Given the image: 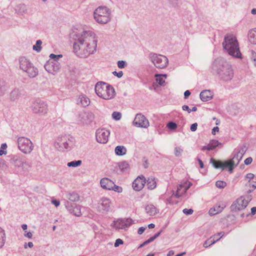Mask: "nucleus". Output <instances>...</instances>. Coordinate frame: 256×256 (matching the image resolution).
<instances>
[{"instance_id":"obj_1","label":"nucleus","mask_w":256,"mask_h":256,"mask_svg":"<svg viewBox=\"0 0 256 256\" xmlns=\"http://www.w3.org/2000/svg\"><path fill=\"white\" fill-rule=\"evenodd\" d=\"M98 40L92 31H85L78 37L73 44L74 54L81 58H86L96 50Z\"/></svg>"},{"instance_id":"obj_2","label":"nucleus","mask_w":256,"mask_h":256,"mask_svg":"<svg viewBox=\"0 0 256 256\" xmlns=\"http://www.w3.org/2000/svg\"><path fill=\"white\" fill-rule=\"evenodd\" d=\"M212 72L224 81L230 80L234 77L232 66L222 58H218L212 64Z\"/></svg>"},{"instance_id":"obj_3","label":"nucleus","mask_w":256,"mask_h":256,"mask_svg":"<svg viewBox=\"0 0 256 256\" xmlns=\"http://www.w3.org/2000/svg\"><path fill=\"white\" fill-rule=\"evenodd\" d=\"M224 50L229 55L236 58H242L238 43L235 36L227 35L224 36V40L222 44Z\"/></svg>"},{"instance_id":"obj_4","label":"nucleus","mask_w":256,"mask_h":256,"mask_svg":"<svg viewBox=\"0 0 256 256\" xmlns=\"http://www.w3.org/2000/svg\"><path fill=\"white\" fill-rule=\"evenodd\" d=\"M95 92L99 97L106 100L114 98L116 94L114 87L103 82H99L96 84Z\"/></svg>"},{"instance_id":"obj_5","label":"nucleus","mask_w":256,"mask_h":256,"mask_svg":"<svg viewBox=\"0 0 256 256\" xmlns=\"http://www.w3.org/2000/svg\"><path fill=\"white\" fill-rule=\"evenodd\" d=\"M111 11L106 6H99L94 11V20L99 24H106L110 22Z\"/></svg>"},{"instance_id":"obj_6","label":"nucleus","mask_w":256,"mask_h":256,"mask_svg":"<svg viewBox=\"0 0 256 256\" xmlns=\"http://www.w3.org/2000/svg\"><path fill=\"white\" fill-rule=\"evenodd\" d=\"M74 138L70 135L59 136L54 142V147L59 151L63 152L66 150L70 149L74 144Z\"/></svg>"},{"instance_id":"obj_7","label":"nucleus","mask_w":256,"mask_h":256,"mask_svg":"<svg viewBox=\"0 0 256 256\" xmlns=\"http://www.w3.org/2000/svg\"><path fill=\"white\" fill-rule=\"evenodd\" d=\"M150 58L154 66L160 69L166 68L168 63V58L162 54L151 53L150 54Z\"/></svg>"},{"instance_id":"obj_8","label":"nucleus","mask_w":256,"mask_h":256,"mask_svg":"<svg viewBox=\"0 0 256 256\" xmlns=\"http://www.w3.org/2000/svg\"><path fill=\"white\" fill-rule=\"evenodd\" d=\"M31 107L34 113L40 115H44L48 111L46 103L40 99L33 101Z\"/></svg>"},{"instance_id":"obj_9","label":"nucleus","mask_w":256,"mask_h":256,"mask_svg":"<svg viewBox=\"0 0 256 256\" xmlns=\"http://www.w3.org/2000/svg\"><path fill=\"white\" fill-rule=\"evenodd\" d=\"M18 144L19 150L26 154H30L34 148L32 142L27 138H19L18 139Z\"/></svg>"},{"instance_id":"obj_10","label":"nucleus","mask_w":256,"mask_h":256,"mask_svg":"<svg viewBox=\"0 0 256 256\" xmlns=\"http://www.w3.org/2000/svg\"><path fill=\"white\" fill-rule=\"evenodd\" d=\"M94 118V114L90 111H84L78 114V121L82 125L90 124Z\"/></svg>"},{"instance_id":"obj_11","label":"nucleus","mask_w":256,"mask_h":256,"mask_svg":"<svg viewBox=\"0 0 256 256\" xmlns=\"http://www.w3.org/2000/svg\"><path fill=\"white\" fill-rule=\"evenodd\" d=\"M110 134L109 130L105 128H99L96 130V141L100 144H106Z\"/></svg>"},{"instance_id":"obj_12","label":"nucleus","mask_w":256,"mask_h":256,"mask_svg":"<svg viewBox=\"0 0 256 256\" xmlns=\"http://www.w3.org/2000/svg\"><path fill=\"white\" fill-rule=\"evenodd\" d=\"M44 67L48 72L55 74L60 70V64L58 61L48 60L44 64Z\"/></svg>"},{"instance_id":"obj_13","label":"nucleus","mask_w":256,"mask_h":256,"mask_svg":"<svg viewBox=\"0 0 256 256\" xmlns=\"http://www.w3.org/2000/svg\"><path fill=\"white\" fill-rule=\"evenodd\" d=\"M133 124L137 127L146 128L149 126V122L144 116L138 114L133 121Z\"/></svg>"},{"instance_id":"obj_14","label":"nucleus","mask_w":256,"mask_h":256,"mask_svg":"<svg viewBox=\"0 0 256 256\" xmlns=\"http://www.w3.org/2000/svg\"><path fill=\"white\" fill-rule=\"evenodd\" d=\"M98 208L100 212L107 213L112 209L110 200L106 198H102L100 200Z\"/></svg>"},{"instance_id":"obj_15","label":"nucleus","mask_w":256,"mask_h":256,"mask_svg":"<svg viewBox=\"0 0 256 256\" xmlns=\"http://www.w3.org/2000/svg\"><path fill=\"white\" fill-rule=\"evenodd\" d=\"M248 201L244 199L242 197L238 198L231 206L232 210H242L244 209L248 206Z\"/></svg>"},{"instance_id":"obj_16","label":"nucleus","mask_w":256,"mask_h":256,"mask_svg":"<svg viewBox=\"0 0 256 256\" xmlns=\"http://www.w3.org/2000/svg\"><path fill=\"white\" fill-rule=\"evenodd\" d=\"M133 223L134 220L130 218H120L114 222V226L118 229L126 230Z\"/></svg>"},{"instance_id":"obj_17","label":"nucleus","mask_w":256,"mask_h":256,"mask_svg":"<svg viewBox=\"0 0 256 256\" xmlns=\"http://www.w3.org/2000/svg\"><path fill=\"white\" fill-rule=\"evenodd\" d=\"M65 206L69 212L74 215L80 216H81L80 206L76 204H72L70 202L66 201L64 204Z\"/></svg>"},{"instance_id":"obj_18","label":"nucleus","mask_w":256,"mask_h":256,"mask_svg":"<svg viewBox=\"0 0 256 256\" xmlns=\"http://www.w3.org/2000/svg\"><path fill=\"white\" fill-rule=\"evenodd\" d=\"M146 182L144 176H139L132 182V188L135 190L140 191L144 188Z\"/></svg>"},{"instance_id":"obj_19","label":"nucleus","mask_w":256,"mask_h":256,"mask_svg":"<svg viewBox=\"0 0 256 256\" xmlns=\"http://www.w3.org/2000/svg\"><path fill=\"white\" fill-rule=\"evenodd\" d=\"M192 183L186 181L180 184L178 187V190L176 194L177 198H180L182 194H185L187 190L192 186Z\"/></svg>"},{"instance_id":"obj_20","label":"nucleus","mask_w":256,"mask_h":256,"mask_svg":"<svg viewBox=\"0 0 256 256\" xmlns=\"http://www.w3.org/2000/svg\"><path fill=\"white\" fill-rule=\"evenodd\" d=\"M100 184L103 188L108 190H111L112 186H114V182L106 178H102Z\"/></svg>"},{"instance_id":"obj_21","label":"nucleus","mask_w":256,"mask_h":256,"mask_svg":"<svg viewBox=\"0 0 256 256\" xmlns=\"http://www.w3.org/2000/svg\"><path fill=\"white\" fill-rule=\"evenodd\" d=\"M20 68L23 71L28 70V68L32 63L29 60L26 58L25 57H21L19 59Z\"/></svg>"},{"instance_id":"obj_22","label":"nucleus","mask_w":256,"mask_h":256,"mask_svg":"<svg viewBox=\"0 0 256 256\" xmlns=\"http://www.w3.org/2000/svg\"><path fill=\"white\" fill-rule=\"evenodd\" d=\"M200 96L202 101L207 102L212 98L213 94L210 90H204L200 93Z\"/></svg>"},{"instance_id":"obj_23","label":"nucleus","mask_w":256,"mask_h":256,"mask_svg":"<svg viewBox=\"0 0 256 256\" xmlns=\"http://www.w3.org/2000/svg\"><path fill=\"white\" fill-rule=\"evenodd\" d=\"M90 100L85 95L82 94L76 100V104L83 107H86L90 104Z\"/></svg>"},{"instance_id":"obj_24","label":"nucleus","mask_w":256,"mask_h":256,"mask_svg":"<svg viewBox=\"0 0 256 256\" xmlns=\"http://www.w3.org/2000/svg\"><path fill=\"white\" fill-rule=\"evenodd\" d=\"M242 158L239 155L235 152L232 159L226 162V165L227 166H236Z\"/></svg>"},{"instance_id":"obj_25","label":"nucleus","mask_w":256,"mask_h":256,"mask_svg":"<svg viewBox=\"0 0 256 256\" xmlns=\"http://www.w3.org/2000/svg\"><path fill=\"white\" fill-rule=\"evenodd\" d=\"M24 72L28 74V76L30 78H35L38 72V68L34 67L32 64L28 68V70H26Z\"/></svg>"},{"instance_id":"obj_26","label":"nucleus","mask_w":256,"mask_h":256,"mask_svg":"<svg viewBox=\"0 0 256 256\" xmlns=\"http://www.w3.org/2000/svg\"><path fill=\"white\" fill-rule=\"evenodd\" d=\"M248 39L252 44H256V28L250 30L248 33Z\"/></svg>"},{"instance_id":"obj_27","label":"nucleus","mask_w":256,"mask_h":256,"mask_svg":"<svg viewBox=\"0 0 256 256\" xmlns=\"http://www.w3.org/2000/svg\"><path fill=\"white\" fill-rule=\"evenodd\" d=\"M210 162L212 164L213 166L216 168H221L224 170L226 165V162L223 163L220 161H216L214 158H212L210 160Z\"/></svg>"},{"instance_id":"obj_28","label":"nucleus","mask_w":256,"mask_h":256,"mask_svg":"<svg viewBox=\"0 0 256 256\" xmlns=\"http://www.w3.org/2000/svg\"><path fill=\"white\" fill-rule=\"evenodd\" d=\"M20 90L18 88H14L13 90L10 93V99L11 101H15L19 98L20 97Z\"/></svg>"},{"instance_id":"obj_29","label":"nucleus","mask_w":256,"mask_h":256,"mask_svg":"<svg viewBox=\"0 0 256 256\" xmlns=\"http://www.w3.org/2000/svg\"><path fill=\"white\" fill-rule=\"evenodd\" d=\"M145 210L150 216H154L157 213L156 208L152 204L147 205Z\"/></svg>"},{"instance_id":"obj_30","label":"nucleus","mask_w":256,"mask_h":256,"mask_svg":"<svg viewBox=\"0 0 256 256\" xmlns=\"http://www.w3.org/2000/svg\"><path fill=\"white\" fill-rule=\"evenodd\" d=\"M115 153L118 156H124L126 152V148L122 146H118L115 148Z\"/></svg>"},{"instance_id":"obj_31","label":"nucleus","mask_w":256,"mask_h":256,"mask_svg":"<svg viewBox=\"0 0 256 256\" xmlns=\"http://www.w3.org/2000/svg\"><path fill=\"white\" fill-rule=\"evenodd\" d=\"M10 163L16 166L20 167L22 166V162L18 156H13L10 159Z\"/></svg>"},{"instance_id":"obj_32","label":"nucleus","mask_w":256,"mask_h":256,"mask_svg":"<svg viewBox=\"0 0 256 256\" xmlns=\"http://www.w3.org/2000/svg\"><path fill=\"white\" fill-rule=\"evenodd\" d=\"M156 181L155 178L152 177L148 178L147 180L148 188L150 190H153L156 187Z\"/></svg>"},{"instance_id":"obj_33","label":"nucleus","mask_w":256,"mask_h":256,"mask_svg":"<svg viewBox=\"0 0 256 256\" xmlns=\"http://www.w3.org/2000/svg\"><path fill=\"white\" fill-rule=\"evenodd\" d=\"M66 197L72 202H78L80 199V196L77 193L72 192L68 193L66 194Z\"/></svg>"},{"instance_id":"obj_34","label":"nucleus","mask_w":256,"mask_h":256,"mask_svg":"<svg viewBox=\"0 0 256 256\" xmlns=\"http://www.w3.org/2000/svg\"><path fill=\"white\" fill-rule=\"evenodd\" d=\"M224 206H216V207L211 208L209 210V214L210 216H213L216 214H218L222 212L224 210Z\"/></svg>"},{"instance_id":"obj_35","label":"nucleus","mask_w":256,"mask_h":256,"mask_svg":"<svg viewBox=\"0 0 256 256\" xmlns=\"http://www.w3.org/2000/svg\"><path fill=\"white\" fill-rule=\"evenodd\" d=\"M118 166L120 171L123 172L129 168L130 165L128 162L122 161L118 164Z\"/></svg>"},{"instance_id":"obj_36","label":"nucleus","mask_w":256,"mask_h":256,"mask_svg":"<svg viewBox=\"0 0 256 256\" xmlns=\"http://www.w3.org/2000/svg\"><path fill=\"white\" fill-rule=\"evenodd\" d=\"M215 236L213 237H211L210 238L207 240L203 244V246L204 248H208L209 246L212 245L214 244L216 241L220 240V238H218L215 240Z\"/></svg>"},{"instance_id":"obj_37","label":"nucleus","mask_w":256,"mask_h":256,"mask_svg":"<svg viewBox=\"0 0 256 256\" xmlns=\"http://www.w3.org/2000/svg\"><path fill=\"white\" fill-rule=\"evenodd\" d=\"M210 148H212V150H214L216 146H222V144L218 140H211L208 144Z\"/></svg>"},{"instance_id":"obj_38","label":"nucleus","mask_w":256,"mask_h":256,"mask_svg":"<svg viewBox=\"0 0 256 256\" xmlns=\"http://www.w3.org/2000/svg\"><path fill=\"white\" fill-rule=\"evenodd\" d=\"M6 234L4 230L0 228V248H2L6 242Z\"/></svg>"},{"instance_id":"obj_39","label":"nucleus","mask_w":256,"mask_h":256,"mask_svg":"<svg viewBox=\"0 0 256 256\" xmlns=\"http://www.w3.org/2000/svg\"><path fill=\"white\" fill-rule=\"evenodd\" d=\"M246 150H247L246 146L245 145H244L242 146L240 149L235 150L234 151V152H236V154L239 155L240 157L242 158V156L246 152Z\"/></svg>"},{"instance_id":"obj_40","label":"nucleus","mask_w":256,"mask_h":256,"mask_svg":"<svg viewBox=\"0 0 256 256\" xmlns=\"http://www.w3.org/2000/svg\"><path fill=\"white\" fill-rule=\"evenodd\" d=\"M42 42L41 40H37L36 44L32 46L33 50L37 52H40L42 50Z\"/></svg>"},{"instance_id":"obj_41","label":"nucleus","mask_w":256,"mask_h":256,"mask_svg":"<svg viewBox=\"0 0 256 256\" xmlns=\"http://www.w3.org/2000/svg\"><path fill=\"white\" fill-rule=\"evenodd\" d=\"M82 162L80 160H74L68 162L67 164V166L68 167H77L80 166L82 164Z\"/></svg>"},{"instance_id":"obj_42","label":"nucleus","mask_w":256,"mask_h":256,"mask_svg":"<svg viewBox=\"0 0 256 256\" xmlns=\"http://www.w3.org/2000/svg\"><path fill=\"white\" fill-rule=\"evenodd\" d=\"M154 76L156 78V82L160 86H164L165 84V80H164L163 78L160 76V74H156Z\"/></svg>"},{"instance_id":"obj_43","label":"nucleus","mask_w":256,"mask_h":256,"mask_svg":"<svg viewBox=\"0 0 256 256\" xmlns=\"http://www.w3.org/2000/svg\"><path fill=\"white\" fill-rule=\"evenodd\" d=\"M169 4L174 8H178L180 6V0H168Z\"/></svg>"},{"instance_id":"obj_44","label":"nucleus","mask_w":256,"mask_h":256,"mask_svg":"<svg viewBox=\"0 0 256 256\" xmlns=\"http://www.w3.org/2000/svg\"><path fill=\"white\" fill-rule=\"evenodd\" d=\"M112 118L116 120H118L122 118V114L120 112H114L112 114Z\"/></svg>"},{"instance_id":"obj_45","label":"nucleus","mask_w":256,"mask_h":256,"mask_svg":"<svg viewBox=\"0 0 256 256\" xmlns=\"http://www.w3.org/2000/svg\"><path fill=\"white\" fill-rule=\"evenodd\" d=\"M6 90V86L4 82H0V95L3 94Z\"/></svg>"},{"instance_id":"obj_46","label":"nucleus","mask_w":256,"mask_h":256,"mask_svg":"<svg viewBox=\"0 0 256 256\" xmlns=\"http://www.w3.org/2000/svg\"><path fill=\"white\" fill-rule=\"evenodd\" d=\"M216 186L218 188H222L226 186V184L224 181L218 180L216 182Z\"/></svg>"},{"instance_id":"obj_47","label":"nucleus","mask_w":256,"mask_h":256,"mask_svg":"<svg viewBox=\"0 0 256 256\" xmlns=\"http://www.w3.org/2000/svg\"><path fill=\"white\" fill-rule=\"evenodd\" d=\"M167 127L170 130H174L177 128V124L174 122H170L167 124Z\"/></svg>"},{"instance_id":"obj_48","label":"nucleus","mask_w":256,"mask_h":256,"mask_svg":"<svg viewBox=\"0 0 256 256\" xmlns=\"http://www.w3.org/2000/svg\"><path fill=\"white\" fill-rule=\"evenodd\" d=\"M62 57V54H58V55H56V54H51L50 55V58H51V60H56V61H58V60L60 58H61Z\"/></svg>"},{"instance_id":"obj_49","label":"nucleus","mask_w":256,"mask_h":256,"mask_svg":"<svg viewBox=\"0 0 256 256\" xmlns=\"http://www.w3.org/2000/svg\"><path fill=\"white\" fill-rule=\"evenodd\" d=\"M117 64L118 68H124L126 66L127 64L126 61L121 60L118 62Z\"/></svg>"},{"instance_id":"obj_50","label":"nucleus","mask_w":256,"mask_h":256,"mask_svg":"<svg viewBox=\"0 0 256 256\" xmlns=\"http://www.w3.org/2000/svg\"><path fill=\"white\" fill-rule=\"evenodd\" d=\"M111 190L120 193L122 192V188L121 186L116 185L114 183V186H112Z\"/></svg>"},{"instance_id":"obj_51","label":"nucleus","mask_w":256,"mask_h":256,"mask_svg":"<svg viewBox=\"0 0 256 256\" xmlns=\"http://www.w3.org/2000/svg\"><path fill=\"white\" fill-rule=\"evenodd\" d=\"M182 151L183 150L181 148L179 147H176L174 148V155L176 156H180L182 155Z\"/></svg>"},{"instance_id":"obj_52","label":"nucleus","mask_w":256,"mask_h":256,"mask_svg":"<svg viewBox=\"0 0 256 256\" xmlns=\"http://www.w3.org/2000/svg\"><path fill=\"white\" fill-rule=\"evenodd\" d=\"M183 212L186 215L192 214L194 210L192 208L187 209L184 208L182 210Z\"/></svg>"},{"instance_id":"obj_53","label":"nucleus","mask_w":256,"mask_h":256,"mask_svg":"<svg viewBox=\"0 0 256 256\" xmlns=\"http://www.w3.org/2000/svg\"><path fill=\"white\" fill-rule=\"evenodd\" d=\"M112 73L114 76H116L118 78H122L123 76V72L122 71H120L118 72L114 71Z\"/></svg>"},{"instance_id":"obj_54","label":"nucleus","mask_w":256,"mask_h":256,"mask_svg":"<svg viewBox=\"0 0 256 256\" xmlns=\"http://www.w3.org/2000/svg\"><path fill=\"white\" fill-rule=\"evenodd\" d=\"M123 240L120 238H118L116 240V242L114 243V246L115 247H118V246L120 244H123Z\"/></svg>"},{"instance_id":"obj_55","label":"nucleus","mask_w":256,"mask_h":256,"mask_svg":"<svg viewBox=\"0 0 256 256\" xmlns=\"http://www.w3.org/2000/svg\"><path fill=\"white\" fill-rule=\"evenodd\" d=\"M256 206H254V207H252V208H251V213L250 214V213H248L246 214V216H248L250 214L252 215V216H254L256 214Z\"/></svg>"},{"instance_id":"obj_56","label":"nucleus","mask_w":256,"mask_h":256,"mask_svg":"<svg viewBox=\"0 0 256 256\" xmlns=\"http://www.w3.org/2000/svg\"><path fill=\"white\" fill-rule=\"evenodd\" d=\"M252 161V158L251 157H248L244 160V164L246 165L250 164Z\"/></svg>"},{"instance_id":"obj_57","label":"nucleus","mask_w":256,"mask_h":256,"mask_svg":"<svg viewBox=\"0 0 256 256\" xmlns=\"http://www.w3.org/2000/svg\"><path fill=\"white\" fill-rule=\"evenodd\" d=\"M198 124L197 123H194L190 126V129L192 132H195L197 129Z\"/></svg>"},{"instance_id":"obj_58","label":"nucleus","mask_w":256,"mask_h":256,"mask_svg":"<svg viewBox=\"0 0 256 256\" xmlns=\"http://www.w3.org/2000/svg\"><path fill=\"white\" fill-rule=\"evenodd\" d=\"M246 178L249 179V182H250L251 180H252L254 178V176L253 174L248 173L246 175Z\"/></svg>"},{"instance_id":"obj_59","label":"nucleus","mask_w":256,"mask_h":256,"mask_svg":"<svg viewBox=\"0 0 256 256\" xmlns=\"http://www.w3.org/2000/svg\"><path fill=\"white\" fill-rule=\"evenodd\" d=\"M252 59L253 60L254 66H256V52H252Z\"/></svg>"},{"instance_id":"obj_60","label":"nucleus","mask_w":256,"mask_h":256,"mask_svg":"<svg viewBox=\"0 0 256 256\" xmlns=\"http://www.w3.org/2000/svg\"><path fill=\"white\" fill-rule=\"evenodd\" d=\"M182 109L183 110L187 111L188 113H190L191 112L190 109L189 108L188 106L187 105H184L182 106Z\"/></svg>"},{"instance_id":"obj_61","label":"nucleus","mask_w":256,"mask_h":256,"mask_svg":"<svg viewBox=\"0 0 256 256\" xmlns=\"http://www.w3.org/2000/svg\"><path fill=\"white\" fill-rule=\"evenodd\" d=\"M191 93L190 90H186L184 92V98L185 99L188 98L190 95Z\"/></svg>"},{"instance_id":"obj_62","label":"nucleus","mask_w":256,"mask_h":256,"mask_svg":"<svg viewBox=\"0 0 256 256\" xmlns=\"http://www.w3.org/2000/svg\"><path fill=\"white\" fill-rule=\"evenodd\" d=\"M145 230H146V228L142 226V227L140 228L138 230V234H142L144 232Z\"/></svg>"},{"instance_id":"obj_63","label":"nucleus","mask_w":256,"mask_h":256,"mask_svg":"<svg viewBox=\"0 0 256 256\" xmlns=\"http://www.w3.org/2000/svg\"><path fill=\"white\" fill-rule=\"evenodd\" d=\"M224 234V232H218V234L216 235H214L215 236V238H216V239L218 238H222Z\"/></svg>"},{"instance_id":"obj_64","label":"nucleus","mask_w":256,"mask_h":256,"mask_svg":"<svg viewBox=\"0 0 256 256\" xmlns=\"http://www.w3.org/2000/svg\"><path fill=\"white\" fill-rule=\"evenodd\" d=\"M219 131V128L218 126L214 127L212 132V134L214 135L216 134V132H218Z\"/></svg>"}]
</instances>
